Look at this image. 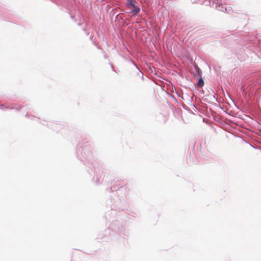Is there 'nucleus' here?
I'll list each match as a JSON object with an SVG mask.
<instances>
[{
    "instance_id": "nucleus-1",
    "label": "nucleus",
    "mask_w": 261,
    "mask_h": 261,
    "mask_svg": "<svg viewBox=\"0 0 261 261\" xmlns=\"http://www.w3.org/2000/svg\"><path fill=\"white\" fill-rule=\"evenodd\" d=\"M137 4L138 3L135 0H126L125 12L132 13L134 16L139 15L140 12V8Z\"/></svg>"
},
{
    "instance_id": "nucleus-2",
    "label": "nucleus",
    "mask_w": 261,
    "mask_h": 261,
    "mask_svg": "<svg viewBox=\"0 0 261 261\" xmlns=\"http://www.w3.org/2000/svg\"><path fill=\"white\" fill-rule=\"evenodd\" d=\"M225 0H205V4L206 6H210L211 7L215 8L222 12L227 11V4Z\"/></svg>"
},
{
    "instance_id": "nucleus-3",
    "label": "nucleus",
    "mask_w": 261,
    "mask_h": 261,
    "mask_svg": "<svg viewBox=\"0 0 261 261\" xmlns=\"http://www.w3.org/2000/svg\"><path fill=\"white\" fill-rule=\"evenodd\" d=\"M233 138L236 139L237 141L241 143V145L243 146H249L251 147H254L253 145H251L248 142L243 140V138H242L241 137H236L233 133H231L229 132V139H233Z\"/></svg>"
},
{
    "instance_id": "nucleus-4",
    "label": "nucleus",
    "mask_w": 261,
    "mask_h": 261,
    "mask_svg": "<svg viewBox=\"0 0 261 261\" xmlns=\"http://www.w3.org/2000/svg\"><path fill=\"white\" fill-rule=\"evenodd\" d=\"M217 121L221 125V127L225 132H228V123L227 119H224L221 117L218 118Z\"/></svg>"
},
{
    "instance_id": "nucleus-5",
    "label": "nucleus",
    "mask_w": 261,
    "mask_h": 261,
    "mask_svg": "<svg viewBox=\"0 0 261 261\" xmlns=\"http://www.w3.org/2000/svg\"><path fill=\"white\" fill-rule=\"evenodd\" d=\"M193 66L195 70L196 74L198 76H201L202 74V72L200 68L198 67L197 64L195 62L193 63Z\"/></svg>"
},
{
    "instance_id": "nucleus-6",
    "label": "nucleus",
    "mask_w": 261,
    "mask_h": 261,
    "mask_svg": "<svg viewBox=\"0 0 261 261\" xmlns=\"http://www.w3.org/2000/svg\"><path fill=\"white\" fill-rule=\"evenodd\" d=\"M39 122H40V123H41V124H42L43 125L47 126L48 127L53 129V125L54 124V123L53 122H51V121L47 122V121H46L45 120H42Z\"/></svg>"
},
{
    "instance_id": "nucleus-7",
    "label": "nucleus",
    "mask_w": 261,
    "mask_h": 261,
    "mask_svg": "<svg viewBox=\"0 0 261 261\" xmlns=\"http://www.w3.org/2000/svg\"><path fill=\"white\" fill-rule=\"evenodd\" d=\"M85 24V25H88V23L86 21L85 17L83 16H81L80 17L79 21L77 22V24L79 26H82Z\"/></svg>"
},
{
    "instance_id": "nucleus-8",
    "label": "nucleus",
    "mask_w": 261,
    "mask_h": 261,
    "mask_svg": "<svg viewBox=\"0 0 261 261\" xmlns=\"http://www.w3.org/2000/svg\"><path fill=\"white\" fill-rule=\"evenodd\" d=\"M197 84L198 86L200 87H202L204 86V82L202 77V76L199 77V79L197 80Z\"/></svg>"
},
{
    "instance_id": "nucleus-9",
    "label": "nucleus",
    "mask_w": 261,
    "mask_h": 261,
    "mask_svg": "<svg viewBox=\"0 0 261 261\" xmlns=\"http://www.w3.org/2000/svg\"><path fill=\"white\" fill-rule=\"evenodd\" d=\"M93 44L95 45L98 49H101V51L103 53H105L104 50L99 46L98 45L96 41V38H95L93 41Z\"/></svg>"
},
{
    "instance_id": "nucleus-10",
    "label": "nucleus",
    "mask_w": 261,
    "mask_h": 261,
    "mask_svg": "<svg viewBox=\"0 0 261 261\" xmlns=\"http://www.w3.org/2000/svg\"><path fill=\"white\" fill-rule=\"evenodd\" d=\"M130 62L135 66L137 70H139V67H138V65L136 64V63L134 62V61L133 59H130Z\"/></svg>"
},
{
    "instance_id": "nucleus-11",
    "label": "nucleus",
    "mask_w": 261,
    "mask_h": 261,
    "mask_svg": "<svg viewBox=\"0 0 261 261\" xmlns=\"http://www.w3.org/2000/svg\"><path fill=\"white\" fill-rule=\"evenodd\" d=\"M70 17H71V18L72 20H74V21L75 22H76V23H77V22L79 21V20H78L77 19L75 18V16H72V15H70Z\"/></svg>"
},
{
    "instance_id": "nucleus-12",
    "label": "nucleus",
    "mask_w": 261,
    "mask_h": 261,
    "mask_svg": "<svg viewBox=\"0 0 261 261\" xmlns=\"http://www.w3.org/2000/svg\"><path fill=\"white\" fill-rule=\"evenodd\" d=\"M23 107H24L23 106H22V107H14V110H15L18 111H20V110H21V108H23Z\"/></svg>"
},
{
    "instance_id": "nucleus-13",
    "label": "nucleus",
    "mask_w": 261,
    "mask_h": 261,
    "mask_svg": "<svg viewBox=\"0 0 261 261\" xmlns=\"http://www.w3.org/2000/svg\"><path fill=\"white\" fill-rule=\"evenodd\" d=\"M138 70V72L137 73V75L138 76H140L142 73V72L140 70V69L139 68V70Z\"/></svg>"
},
{
    "instance_id": "nucleus-14",
    "label": "nucleus",
    "mask_w": 261,
    "mask_h": 261,
    "mask_svg": "<svg viewBox=\"0 0 261 261\" xmlns=\"http://www.w3.org/2000/svg\"><path fill=\"white\" fill-rule=\"evenodd\" d=\"M87 25H85V24L82 25V30L84 32H86V29H87Z\"/></svg>"
},
{
    "instance_id": "nucleus-15",
    "label": "nucleus",
    "mask_w": 261,
    "mask_h": 261,
    "mask_svg": "<svg viewBox=\"0 0 261 261\" xmlns=\"http://www.w3.org/2000/svg\"><path fill=\"white\" fill-rule=\"evenodd\" d=\"M5 109H11V110H14V107H6Z\"/></svg>"
},
{
    "instance_id": "nucleus-16",
    "label": "nucleus",
    "mask_w": 261,
    "mask_h": 261,
    "mask_svg": "<svg viewBox=\"0 0 261 261\" xmlns=\"http://www.w3.org/2000/svg\"><path fill=\"white\" fill-rule=\"evenodd\" d=\"M90 40L92 41V42H93V40L95 39V38H93V36L92 35H91L90 38H89Z\"/></svg>"
},
{
    "instance_id": "nucleus-17",
    "label": "nucleus",
    "mask_w": 261,
    "mask_h": 261,
    "mask_svg": "<svg viewBox=\"0 0 261 261\" xmlns=\"http://www.w3.org/2000/svg\"><path fill=\"white\" fill-rule=\"evenodd\" d=\"M141 76L142 80H144V74H143V73H142V74L141 75Z\"/></svg>"
},
{
    "instance_id": "nucleus-18",
    "label": "nucleus",
    "mask_w": 261,
    "mask_h": 261,
    "mask_svg": "<svg viewBox=\"0 0 261 261\" xmlns=\"http://www.w3.org/2000/svg\"><path fill=\"white\" fill-rule=\"evenodd\" d=\"M3 107H4V104H2V105H0V108L1 109H3Z\"/></svg>"
},
{
    "instance_id": "nucleus-19",
    "label": "nucleus",
    "mask_w": 261,
    "mask_h": 261,
    "mask_svg": "<svg viewBox=\"0 0 261 261\" xmlns=\"http://www.w3.org/2000/svg\"><path fill=\"white\" fill-rule=\"evenodd\" d=\"M229 98L232 101V102L233 103V105H235L234 103V101L232 100V99L231 98V97L230 96L229 97Z\"/></svg>"
},
{
    "instance_id": "nucleus-20",
    "label": "nucleus",
    "mask_w": 261,
    "mask_h": 261,
    "mask_svg": "<svg viewBox=\"0 0 261 261\" xmlns=\"http://www.w3.org/2000/svg\"><path fill=\"white\" fill-rule=\"evenodd\" d=\"M86 34L87 36H88L89 35V34H90V32H86Z\"/></svg>"
},
{
    "instance_id": "nucleus-21",
    "label": "nucleus",
    "mask_w": 261,
    "mask_h": 261,
    "mask_svg": "<svg viewBox=\"0 0 261 261\" xmlns=\"http://www.w3.org/2000/svg\"><path fill=\"white\" fill-rule=\"evenodd\" d=\"M111 67H112V69L113 71H115L113 65H111Z\"/></svg>"
},
{
    "instance_id": "nucleus-22",
    "label": "nucleus",
    "mask_w": 261,
    "mask_h": 261,
    "mask_svg": "<svg viewBox=\"0 0 261 261\" xmlns=\"http://www.w3.org/2000/svg\"><path fill=\"white\" fill-rule=\"evenodd\" d=\"M227 110H228V109H226V110L225 111H225V112L226 114H228V112H227Z\"/></svg>"
},
{
    "instance_id": "nucleus-23",
    "label": "nucleus",
    "mask_w": 261,
    "mask_h": 261,
    "mask_svg": "<svg viewBox=\"0 0 261 261\" xmlns=\"http://www.w3.org/2000/svg\"><path fill=\"white\" fill-rule=\"evenodd\" d=\"M226 92L227 95L228 96V91L227 89L226 90Z\"/></svg>"
},
{
    "instance_id": "nucleus-24",
    "label": "nucleus",
    "mask_w": 261,
    "mask_h": 261,
    "mask_svg": "<svg viewBox=\"0 0 261 261\" xmlns=\"http://www.w3.org/2000/svg\"><path fill=\"white\" fill-rule=\"evenodd\" d=\"M25 116H26L27 117H29V114H28V113H27V114L25 115Z\"/></svg>"
},
{
    "instance_id": "nucleus-25",
    "label": "nucleus",
    "mask_w": 261,
    "mask_h": 261,
    "mask_svg": "<svg viewBox=\"0 0 261 261\" xmlns=\"http://www.w3.org/2000/svg\"><path fill=\"white\" fill-rule=\"evenodd\" d=\"M229 115H231V113H230V112H229Z\"/></svg>"
},
{
    "instance_id": "nucleus-26",
    "label": "nucleus",
    "mask_w": 261,
    "mask_h": 261,
    "mask_svg": "<svg viewBox=\"0 0 261 261\" xmlns=\"http://www.w3.org/2000/svg\"><path fill=\"white\" fill-rule=\"evenodd\" d=\"M229 128H230V125H229Z\"/></svg>"
}]
</instances>
